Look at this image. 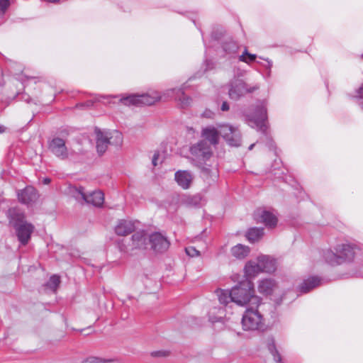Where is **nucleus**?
<instances>
[{
	"label": "nucleus",
	"instance_id": "nucleus-1",
	"mask_svg": "<svg viewBox=\"0 0 363 363\" xmlns=\"http://www.w3.org/2000/svg\"><path fill=\"white\" fill-rule=\"evenodd\" d=\"M162 97L164 99L169 97H174L175 100L178 101L182 108L188 106L191 101V99L185 95L183 89H170L165 91L162 96L158 93H154L152 95L149 94H132L121 99V103L125 105H147L150 106L154 104L156 101L160 100Z\"/></svg>",
	"mask_w": 363,
	"mask_h": 363
},
{
	"label": "nucleus",
	"instance_id": "nucleus-2",
	"mask_svg": "<svg viewBox=\"0 0 363 363\" xmlns=\"http://www.w3.org/2000/svg\"><path fill=\"white\" fill-rule=\"evenodd\" d=\"M190 154L192 160L201 169L204 176L211 177L213 180L218 177L216 164L212 166L211 164H207L213 154L211 147L207 142L201 140L193 145L190 147Z\"/></svg>",
	"mask_w": 363,
	"mask_h": 363
},
{
	"label": "nucleus",
	"instance_id": "nucleus-3",
	"mask_svg": "<svg viewBox=\"0 0 363 363\" xmlns=\"http://www.w3.org/2000/svg\"><path fill=\"white\" fill-rule=\"evenodd\" d=\"M201 135L208 140L211 145L218 143L219 135H221L230 146L240 145L241 135L240 131L232 125H220L218 129L213 126H208L202 129Z\"/></svg>",
	"mask_w": 363,
	"mask_h": 363
},
{
	"label": "nucleus",
	"instance_id": "nucleus-4",
	"mask_svg": "<svg viewBox=\"0 0 363 363\" xmlns=\"http://www.w3.org/2000/svg\"><path fill=\"white\" fill-rule=\"evenodd\" d=\"M233 302L240 306L250 303L251 306L257 307L261 298L255 294L254 284L248 280H244L231 289Z\"/></svg>",
	"mask_w": 363,
	"mask_h": 363
},
{
	"label": "nucleus",
	"instance_id": "nucleus-5",
	"mask_svg": "<svg viewBox=\"0 0 363 363\" xmlns=\"http://www.w3.org/2000/svg\"><path fill=\"white\" fill-rule=\"evenodd\" d=\"M246 121L250 126L256 128L262 133L267 130V101H258L253 111L246 115Z\"/></svg>",
	"mask_w": 363,
	"mask_h": 363
},
{
	"label": "nucleus",
	"instance_id": "nucleus-6",
	"mask_svg": "<svg viewBox=\"0 0 363 363\" xmlns=\"http://www.w3.org/2000/svg\"><path fill=\"white\" fill-rule=\"evenodd\" d=\"M96 138V150L99 154H104L109 145H121L123 142L121 133L117 130L95 129Z\"/></svg>",
	"mask_w": 363,
	"mask_h": 363
},
{
	"label": "nucleus",
	"instance_id": "nucleus-7",
	"mask_svg": "<svg viewBox=\"0 0 363 363\" xmlns=\"http://www.w3.org/2000/svg\"><path fill=\"white\" fill-rule=\"evenodd\" d=\"M257 84L250 85L240 79H233L228 84V96L230 99L238 101L246 94L252 93L259 89Z\"/></svg>",
	"mask_w": 363,
	"mask_h": 363
},
{
	"label": "nucleus",
	"instance_id": "nucleus-8",
	"mask_svg": "<svg viewBox=\"0 0 363 363\" xmlns=\"http://www.w3.org/2000/svg\"><path fill=\"white\" fill-rule=\"evenodd\" d=\"M255 307L247 308L242 315V325L245 330H258L262 325V315Z\"/></svg>",
	"mask_w": 363,
	"mask_h": 363
},
{
	"label": "nucleus",
	"instance_id": "nucleus-9",
	"mask_svg": "<svg viewBox=\"0 0 363 363\" xmlns=\"http://www.w3.org/2000/svg\"><path fill=\"white\" fill-rule=\"evenodd\" d=\"M13 225L16 229L18 240L22 245H26L30 238V235L34 230V226L23 219H18L16 220Z\"/></svg>",
	"mask_w": 363,
	"mask_h": 363
},
{
	"label": "nucleus",
	"instance_id": "nucleus-10",
	"mask_svg": "<svg viewBox=\"0 0 363 363\" xmlns=\"http://www.w3.org/2000/svg\"><path fill=\"white\" fill-rule=\"evenodd\" d=\"M49 150L57 157L65 160L69 157V150L65 140L59 137H55L48 143Z\"/></svg>",
	"mask_w": 363,
	"mask_h": 363
},
{
	"label": "nucleus",
	"instance_id": "nucleus-11",
	"mask_svg": "<svg viewBox=\"0 0 363 363\" xmlns=\"http://www.w3.org/2000/svg\"><path fill=\"white\" fill-rule=\"evenodd\" d=\"M149 243L151 248L156 252L162 253L167 250L170 242L167 238L160 233H154L149 235Z\"/></svg>",
	"mask_w": 363,
	"mask_h": 363
},
{
	"label": "nucleus",
	"instance_id": "nucleus-12",
	"mask_svg": "<svg viewBox=\"0 0 363 363\" xmlns=\"http://www.w3.org/2000/svg\"><path fill=\"white\" fill-rule=\"evenodd\" d=\"M78 193L82 199L87 203L92 204L94 206H101L104 201V195L101 191H94L92 192H85L83 187H79Z\"/></svg>",
	"mask_w": 363,
	"mask_h": 363
},
{
	"label": "nucleus",
	"instance_id": "nucleus-13",
	"mask_svg": "<svg viewBox=\"0 0 363 363\" xmlns=\"http://www.w3.org/2000/svg\"><path fill=\"white\" fill-rule=\"evenodd\" d=\"M255 218L257 223H262L268 228L275 227L278 221L274 212L265 209H257Z\"/></svg>",
	"mask_w": 363,
	"mask_h": 363
},
{
	"label": "nucleus",
	"instance_id": "nucleus-14",
	"mask_svg": "<svg viewBox=\"0 0 363 363\" xmlns=\"http://www.w3.org/2000/svg\"><path fill=\"white\" fill-rule=\"evenodd\" d=\"M18 198L22 203L29 205L37 201L38 195L35 189L29 186L18 193Z\"/></svg>",
	"mask_w": 363,
	"mask_h": 363
},
{
	"label": "nucleus",
	"instance_id": "nucleus-15",
	"mask_svg": "<svg viewBox=\"0 0 363 363\" xmlns=\"http://www.w3.org/2000/svg\"><path fill=\"white\" fill-rule=\"evenodd\" d=\"M335 250L341 258V263L352 261L355 255L354 248L350 244H341L337 245Z\"/></svg>",
	"mask_w": 363,
	"mask_h": 363
},
{
	"label": "nucleus",
	"instance_id": "nucleus-16",
	"mask_svg": "<svg viewBox=\"0 0 363 363\" xmlns=\"http://www.w3.org/2000/svg\"><path fill=\"white\" fill-rule=\"evenodd\" d=\"M174 178L178 185L184 189L190 187L194 179L191 173L186 170L177 171L174 174Z\"/></svg>",
	"mask_w": 363,
	"mask_h": 363
},
{
	"label": "nucleus",
	"instance_id": "nucleus-17",
	"mask_svg": "<svg viewBox=\"0 0 363 363\" xmlns=\"http://www.w3.org/2000/svg\"><path fill=\"white\" fill-rule=\"evenodd\" d=\"M277 288V284L273 279H263L258 282V291L264 295H271Z\"/></svg>",
	"mask_w": 363,
	"mask_h": 363
},
{
	"label": "nucleus",
	"instance_id": "nucleus-18",
	"mask_svg": "<svg viewBox=\"0 0 363 363\" xmlns=\"http://www.w3.org/2000/svg\"><path fill=\"white\" fill-rule=\"evenodd\" d=\"M135 229V224L131 220H120L115 227V233L119 236H125Z\"/></svg>",
	"mask_w": 363,
	"mask_h": 363
},
{
	"label": "nucleus",
	"instance_id": "nucleus-19",
	"mask_svg": "<svg viewBox=\"0 0 363 363\" xmlns=\"http://www.w3.org/2000/svg\"><path fill=\"white\" fill-rule=\"evenodd\" d=\"M244 270L245 276L248 278L255 277L262 272L258 257L256 259L248 261L245 266Z\"/></svg>",
	"mask_w": 363,
	"mask_h": 363
},
{
	"label": "nucleus",
	"instance_id": "nucleus-20",
	"mask_svg": "<svg viewBox=\"0 0 363 363\" xmlns=\"http://www.w3.org/2000/svg\"><path fill=\"white\" fill-rule=\"evenodd\" d=\"M258 258L262 272L272 273L276 270L277 266L275 259L267 255H260Z\"/></svg>",
	"mask_w": 363,
	"mask_h": 363
},
{
	"label": "nucleus",
	"instance_id": "nucleus-21",
	"mask_svg": "<svg viewBox=\"0 0 363 363\" xmlns=\"http://www.w3.org/2000/svg\"><path fill=\"white\" fill-rule=\"evenodd\" d=\"M321 284V279L318 277H311L299 285L298 289L301 293H307Z\"/></svg>",
	"mask_w": 363,
	"mask_h": 363
},
{
	"label": "nucleus",
	"instance_id": "nucleus-22",
	"mask_svg": "<svg viewBox=\"0 0 363 363\" xmlns=\"http://www.w3.org/2000/svg\"><path fill=\"white\" fill-rule=\"evenodd\" d=\"M147 238L144 231L135 233L131 238L132 247L135 249H145L147 245Z\"/></svg>",
	"mask_w": 363,
	"mask_h": 363
},
{
	"label": "nucleus",
	"instance_id": "nucleus-23",
	"mask_svg": "<svg viewBox=\"0 0 363 363\" xmlns=\"http://www.w3.org/2000/svg\"><path fill=\"white\" fill-rule=\"evenodd\" d=\"M250 247L242 244H238L231 248L232 255L238 259H245L250 253Z\"/></svg>",
	"mask_w": 363,
	"mask_h": 363
},
{
	"label": "nucleus",
	"instance_id": "nucleus-24",
	"mask_svg": "<svg viewBox=\"0 0 363 363\" xmlns=\"http://www.w3.org/2000/svg\"><path fill=\"white\" fill-rule=\"evenodd\" d=\"M323 258L327 263L332 266L342 264L341 258H340V255L335 250L333 252L331 250H327L323 252Z\"/></svg>",
	"mask_w": 363,
	"mask_h": 363
},
{
	"label": "nucleus",
	"instance_id": "nucleus-25",
	"mask_svg": "<svg viewBox=\"0 0 363 363\" xmlns=\"http://www.w3.org/2000/svg\"><path fill=\"white\" fill-rule=\"evenodd\" d=\"M264 229L262 228H252L248 230L246 234L247 240L250 242H255L262 238Z\"/></svg>",
	"mask_w": 363,
	"mask_h": 363
},
{
	"label": "nucleus",
	"instance_id": "nucleus-26",
	"mask_svg": "<svg viewBox=\"0 0 363 363\" xmlns=\"http://www.w3.org/2000/svg\"><path fill=\"white\" fill-rule=\"evenodd\" d=\"M217 296L218 297L219 302L222 304L226 305L230 302H233L231 296V290H223L218 289L216 291Z\"/></svg>",
	"mask_w": 363,
	"mask_h": 363
},
{
	"label": "nucleus",
	"instance_id": "nucleus-27",
	"mask_svg": "<svg viewBox=\"0 0 363 363\" xmlns=\"http://www.w3.org/2000/svg\"><path fill=\"white\" fill-rule=\"evenodd\" d=\"M82 363H119L114 359L101 358L96 356H89L84 359Z\"/></svg>",
	"mask_w": 363,
	"mask_h": 363
},
{
	"label": "nucleus",
	"instance_id": "nucleus-28",
	"mask_svg": "<svg viewBox=\"0 0 363 363\" xmlns=\"http://www.w3.org/2000/svg\"><path fill=\"white\" fill-rule=\"evenodd\" d=\"M267 347L268 350H269L270 353L272 354L274 357V360L277 363H280L281 361V357L276 348L274 340L273 337H270L268 339Z\"/></svg>",
	"mask_w": 363,
	"mask_h": 363
},
{
	"label": "nucleus",
	"instance_id": "nucleus-29",
	"mask_svg": "<svg viewBox=\"0 0 363 363\" xmlns=\"http://www.w3.org/2000/svg\"><path fill=\"white\" fill-rule=\"evenodd\" d=\"M238 44L233 40L226 41L223 45V49L226 54L234 55L237 53L238 50Z\"/></svg>",
	"mask_w": 363,
	"mask_h": 363
},
{
	"label": "nucleus",
	"instance_id": "nucleus-30",
	"mask_svg": "<svg viewBox=\"0 0 363 363\" xmlns=\"http://www.w3.org/2000/svg\"><path fill=\"white\" fill-rule=\"evenodd\" d=\"M257 55L255 54H250L247 52L245 48L243 53L239 57V60L245 63H250L256 60Z\"/></svg>",
	"mask_w": 363,
	"mask_h": 363
},
{
	"label": "nucleus",
	"instance_id": "nucleus-31",
	"mask_svg": "<svg viewBox=\"0 0 363 363\" xmlns=\"http://www.w3.org/2000/svg\"><path fill=\"white\" fill-rule=\"evenodd\" d=\"M60 277L57 275H53L50 278L47 285L49 288H50L53 291H55L58 285L60 284Z\"/></svg>",
	"mask_w": 363,
	"mask_h": 363
},
{
	"label": "nucleus",
	"instance_id": "nucleus-32",
	"mask_svg": "<svg viewBox=\"0 0 363 363\" xmlns=\"http://www.w3.org/2000/svg\"><path fill=\"white\" fill-rule=\"evenodd\" d=\"M201 197L199 196H194L188 197L186 200V203L189 206H198L200 203Z\"/></svg>",
	"mask_w": 363,
	"mask_h": 363
},
{
	"label": "nucleus",
	"instance_id": "nucleus-33",
	"mask_svg": "<svg viewBox=\"0 0 363 363\" xmlns=\"http://www.w3.org/2000/svg\"><path fill=\"white\" fill-rule=\"evenodd\" d=\"M185 251L186 253L191 257H199L200 255V252L197 250L194 247L191 246L186 247Z\"/></svg>",
	"mask_w": 363,
	"mask_h": 363
},
{
	"label": "nucleus",
	"instance_id": "nucleus-34",
	"mask_svg": "<svg viewBox=\"0 0 363 363\" xmlns=\"http://www.w3.org/2000/svg\"><path fill=\"white\" fill-rule=\"evenodd\" d=\"M10 2L9 0H0V14L4 15L9 8Z\"/></svg>",
	"mask_w": 363,
	"mask_h": 363
},
{
	"label": "nucleus",
	"instance_id": "nucleus-35",
	"mask_svg": "<svg viewBox=\"0 0 363 363\" xmlns=\"http://www.w3.org/2000/svg\"><path fill=\"white\" fill-rule=\"evenodd\" d=\"M357 97L359 99V105L363 108V84L357 91Z\"/></svg>",
	"mask_w": 363,
	"mask_h": 363
},
{
	"label": "nucleus",
	"instance_id": "nucleus-36",
	"mask_svg": "<svg viewBox=\"0 0 363 363\" xmlns=\"http://www.w3.org/2000/svg\"><path fill=\"white\" fill-rule=\"evenodd\" d=\"M159 153L155 152L153 157H152V163L153 164V166H157V160L159 158Z\"/></svg>",
	"mask_w": 363,
	"mask_h": 363
},
{
	"label": "nucleus",
	"instance_id": "nucleus-37",
	"mask_svg": "<svg viewBox=\"0 0 363 363\" xmlns=\"http://www.w3.org/2000/svg\"><path fill=\"white\" fill-rule=\"evenodd\" d=\"M230 108V106H229V104H228L227 101H223L222 105H221V107H220V109L223 111H228Z\"/></svg>",
	"mask_w": 363,
	"mask_h": 363
},
{
	"label": "nucleus",
	"instance_id": "nucleus-38",
	"mask_svg": "<svg viewBox=\"0 0 363 363\" xmlns=\"http://www.w3.org/2000/svg\"><path fill=\"white\" fill-rule=\"evenodd\" d=\"M152 355L153 357H160V356H164L165 352L162 351H157L152 353Z\"/></svg>",
	"mask_w": 363,
	"mask_h": 363
},
{
	"label": "nucleus",
	"instance_id": "nucleus-39",
	"mask_svg": "<svg viewBox=\"0 0 363 363\" xmlns=\"http://www.w3.org/2000/svg\"><path fill=\"white\" fill-rule=\"evenodd\" d=\"M203 115L206 118H211L213 115V113L209 110H206L203 112Z\"/></svg>",
	"mask_w": 363,
	"mask_h": 363
},
{
	"label": "nucleus",
	"instance_id": "nucleus-40",
	"mask_svg": "<svg viewBox=\"0 0 363 363\" xmlns=\"http://www.w3.org/2000/svg\"><path fill=\"white\" fill-rule=\"evenodd\" d=\"M50 182H51V179L50 178H48V177L44 178L43 180V182L44 184H48L50 183Z\"/></svg>",
	"mask_w": 363,
	"mask_h": 363
},
{
	"label": "nucleus",
	"instance_id": "nucleus-41",
	"mask_svg": "<svg viewBox=\"0 0 363 363\" xmlns=\"http://www.w3.org/2000/svg\"><path fill=\"white\" fill-rule=\"evenodd\" d=\"M6 128L4 125H0V133H3L6 131Z\"/></svg>",
	"mask_w": 363,
	"mask_h": 363
},
{
	"label": "nucleus",
	"instance_id": "nucleus-42",
	"mask_svg": "<svg viewBox=\"0 0 363 363\" xmlns=\"http://www.w3.org/2000/svg\"><path fill=\"white\" fill-rule=\"evenodd\" d=\"M255 144H252L250 147H249V150H252L254 147Z\"/></svg>",
	"mask_w": 363,
	"mask_h": 363
},
{
	"label": "nucleus",
	"instance_id": "nucleus-43",
	"mask_svg": "<svg viewBox=\"0 0 363 363\" xmlns=\"http://www.w3.org/2000/svg\"><path fill=\"white\" fill-rule=\"evenodd\" d=\"M269 67L272 66V62H269Z\"/></svg>",
	"mask_w": 363,
	"mask_h": 363
},
{
	"label": "nucleus",
	"instance_id": "nucleus-44",
	"mask_svg": "<svg viewBox=\"0 0 363 363\" xmlns=\"http://www.w3.org/2000/svg\"><path fill=\"white\" fill-rule=\"evenodd\" d=\"M28 103H30V99H26Z\"/></svg>",
	"mask_w": 363,
	"mask_h": 363
}]
</instances>
